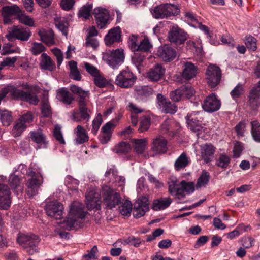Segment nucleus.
<instances>
[{
    "mask_svg": "<svg viewBox=\"0 0 260 260\" xmlns=\"http://www.w3.org/2000/svg\"><path fill=\"white\" fill-rule=\"evenodd\" d=\"M102 196L103 202L106 208L112 209L121 203L120 194L108 186L103 187Z\"/></svg>",
    "mask_w": 260,
    "mask_h": 260,
    "instance_id": "f257e3e1",
    "label": "nucleus"
},
{
    "mask_svg": "<svg viewBox=\"0 0 260 260\" xmlns=\"http://www.w3.org/2000/svg\"><path fill=\"white\" fill-rule=\"evenodd\" d=\"M179 12L180 10L177 6L166 3L155 7L152 14L156 19H162L171 15H177Z\"/></svg>",
    "mask_w": 260,
    "mask_h": 260,
    "instance_id": "f03ea898",
    "label": "nucleus"
},
{
    "mask_svg": "<svg viewBox=\"0 0 260 260\" xmlns=\"http://www.w3.org/2000/svg\"><path fill=\"white\" fill-rule=\"evenodd\" d=\"M23 88L27 89L26 91L16 88L12 85H8L4 87L5 93H10L12 96L16 100H21L32 103L31 88L27 84L24 85Z\"/></svg>",
    "mask_w": 260,
    "mask_h": 260,
    "instance_id": "7ed1b4c3",
    "label": "nucleus"
},
{
    "mask_svg": "<svg viewBox=\"0 0 260 260\" xmlns=\"http://www.w3.org/2000/svg\"><path fill=\"white\" fill-rule=\"evenodd\" d=\"M137 77L128 68L123 70L117 76L115 83L121 88L132 87L136 82Z\"/></svg>",
    "mask_w": 260,
    "mask_h": 260,
    "instance_id": "20e7f679",
    "label": "nucleus"
},
{
    "mask_svg": "<svg viewBox=\"0 0 260 260\" xmlns=\"http://www.w3.org/2000/svg\"><path fill=\"white\" fill-rule=\"evenodd\" d=\"M103 58L113 69H116L124 60L123 50L117 49L109 51L104 54Z\"/></svg>",
    "mask_w": 260,
    "mask_h": 260,
    "instance_id": "39448f33",
    "label": "nucleus"
},
{
    "mask_svg": "<svg viewBox=\"0 0 260 260\" xmlns=\"http://www.w3.org/2000/svg\"><path fill=\"white\" fill-rule=\"evenodd\" d=\"M91 110L88 108L87 101L78 100V110L72 113V119L76 122L82 120L88 121L90 119Z\"/></svg>",
    "mask_w": 260,
    "mask_h": 260,
    "instance_id": "423d86ee",
    "label": "nucleus"
},
{
    "mask_svg": "<svg viewBox=\"0 0 260 260\" xmlns=\"http://www.w3.org/2000/svg\"><path fill=\"white\" fill-rule=\"evenodd\" d=\"M188 37L186 32L177 26H173L169 31L168 36L169 41L175 45L184 44Z\"/></svg>",
    "mask_w": 260,
    "mask_h": 260,
    "instance_id": "0eeeda50",
    "label": "nucleus"
},
{
    "mask_svg": "<svg viewBox=\"0 0 260 260\" xmlns=\"http://www.w3.org/2000/svg\"><path fill=\"white\" fill-rule=\"evenodd\" d=\"M207 81L211 87H215L219 83L221 77L220 69L217 66L209 65L206 72Z\"/></svg>",
    "mask_w": 260,
    "mask_h": 260,
    "instance_id": "6e6552de",
    "label": "nucleus"
},
{
    "mask_svg": "<svg viewBox=\"0 0 260 260\" xmlns=\"http://www.w3.org/2000/svg\"><path fill=\"white\" fill-rule=\"evenodd\" d=\"M47 215L55 219H59L62 216L63 205L57 201H51L48 203L45 206Z\"/></svg>",
    "mask_w": 260,
    "mask_h": 260,
    "instance_id": "1a4fd4ad",
    "label": "nucleus"
},
{
    "mask_svg": "<svg viewBox=\"0 0 260 260\" xmlns=\"http://www.w3.org/2000/svg\"><path fill=\"white\" fill-rule=\"evenodd\" d=\"M31 35V32L18 26H14L12 29L6 35L9 41L13 42L16 39L27 41Z\"/></svg>",
    "mask_w": 260,
    "mask_h": 260,
    "instance_id": "9d476101",
    "label": "nucleus"
},
{
    "mask_svg": "<svg viewBox=\"0 0 260 260\" xmlns=\"http://www.w3.org/2000/svg\"><path fill=\"white\" fill-rule=\"evenodd\" d=\"M12 202L11 192L8 185L0 184V209L8 210Z\"/></svg>",
    "mask_w": 260,
    "mask_h": 260,
    "instance_id": "9b49d317",
    "label": "nucleus"
},
{
    "mask_svg": "<svg viewBox=\"0 0 260 260\" xmlns=\"http://www.w3.org/2000/svg\"><path fill=\"white\" fill-rule=\"evenodd\" d=\"M149 201L147 197H142L139 198L134 204L133 208V216L139 218L144 216L149 210Z\"/></svg>",
    "mask_w": 260,
    "mask_h": 260,
    "instance_id": "f8f14e48",
    "label": "nucleus"
},
{
    "mask_svg": "<svg viewBox=\"0 0 260 260\" xmlns=\"http://www.w3.org/2000/svg\"><path fill=\"white\" fill-rule=\"evenodd\" d=\"M98 27L102 29L108 23L110 15L108 11L103 8H95L93 13Z\"/></svg>",
    "mask_w": 260,
    "mask_h": 260,
    "instance_id": "ddd939ff",
    "label": "nucleus"
},
{
    "mask_svg": "<svg viewBox=\"0 0 260 260\" xmlns=\"http://www.w3.org/2000/svg\"><path fill=\"white\" fill-rule=\"evenodd\" d=\"M220 106V101L214 93L206 97L202 104L203 109L208 112H213L218 110Z\"/></svg>",
    "mask_w": 260,
    "mask_h": 260,
    "instance_id": "4468645a",
    "label": "nucleus"
},
{
    "mask_svg": "<svg viewBox=\"0 0 260 260\" xmlns=\"http://www.w3.org/2000/svg\"><path fill=\"white\" fill-rule=\"evenodd\" d=\"M157 101L159 109L162 112L165 113L174 114L177 111V106L175 104L172 103L162 94H157Z\"/></svg>",
    "mask_w": 260,
    "mask_h": 260,
    "instance_id": "2eb2a0df",
    "label": "nucleus"
},
{
    "mask_svg": "<svg viewBox=\"0 0 260 260\" xmlns=\"http://www.w3.org/2000/svg\"><path fill=\"white\" fill-rule=\"evenodd\" d=\"M86 203L88 210H98L101 209L100 195L93 191H90L86 193Z\"/></svg>",
    "mask_w": 260,
    "mask_h": 260,
    "instance_id": "dca6fc26",
    "label": "nucleus"
},
{
    "mask_svg": "<svg viewBox=\"0 0 260 260\" xmlns=\"http://www.w3.org/2000/svg\"><path fill=\"white\" fill-rule=\"evenodd\" d=\"M70 216L78 219L81 222L85 218L87 214L84 205L78 202H74L71 205L69 212Z\"/></svg>",
    "mask_w": 260,
    "mask_h": 260,
    "instance_id": "f3484780",
    "label": "nucleus"
},
{
    "mask_svg": "<svg viewBox=\"0 0 260 260\" xmlns=\"http://www.w3.org/2000/svg\"><path fill=\"white\" fill-rule=\"evenodd\" d=\"M21 12L20 8L16 5L13 6H6L3 7L2 15L3 17V21L5 24H7L12 22L11 17L13 16L19 15Z\"/></svg>",
    "mask_w": 260,
    "mask_h": 260,
    "instance_id": "a211bd4d",
    "label": "nucleus"
},
{
    "mask_svg": "<svg viewBox=\"0 0 260 260\" xmlns=\"http://www.w3.org/2000/svg\"><path fill=\"white\" fill-rule=\"evenodd\" d=\"M49 141L42 129H39L34 132V147L36 150L45 149L48 148Z\"/></svg>",
    "mask_w": 260,
    "mask_h": 260,
    "instance_id": "6ab92c4d",
    "label": "nucleus"
},
{
    "mask_svg": "<svg viewBox=\"0 0 260 260\" xmlns=\"http://www.w3.org/2000/svg\"><path fill=\"white\" fill-rule=\"evenodd\" d=\"M157 55L165 61H171L176 56V52L168 45L160 46L157 50Z\"/></svg>",
    "mask_w": 260,
    "mask_h": 260,
    "instance_id": "aec40b11",
    "label": "nucleus"
},
{
    "mask_svg": "<svg viewBox=\"0 0 260 260\" xmlns=\"http://www.w3.org/2000/svg\"><path fill=\"white\" fill-rule=\"evenodd\" d=\"M248 103L253 109L260 106V81L250 90L248 96Z\"/></svg>",
    "mask_w": 260,
    "mask_h": 260,
    "instance_id": "412c9836",
    "label": "nucleus"
},
{
    "mask_svg": "<svg viewBox=\"0 0 260 260\" xmlns=\"http://www.w3.org/2000/svg\"><path fill=\"white\" fill-rule=\"evenodd\" d=\"M199 114V112H193L188 114L185 117L187 124L192 131H198L201 128V119L202 118L198 116Z\"/></svg>",
    "mask_w": 260,
    "mask_h": 260,
    "instance_id": "4be33fe9",
    "label": "nucleus"
},
{
    "mask_svg": "<svg viewBox=\"0 0 260 260\" xmlns=\"http://www.w3.org/2000/svg\"><path fill=\"white\" fill-rule=\"evenodd\" d=\"M105 44L107 46H111L115 42H120L121 40V31L120 28L117 27L111 29L105 37Z\"/></svg>",
    "mask_w": 260,
    "mask_h": 260,
    "instance_id": "5701e85b",
    "label": "nucleus"
},
{
    "mask_svg": "<svg viewBox=\"0 0 260 260\" xmlns=\"http://www.w3.org/2000/svg\"><path fill=\"white\" fill-rule=\"evenodd\" d=\"M198 67L190 62L184 63L182 71V77L186 80H190L194 78L197 74Z\"/></svg>",
    "mask_w": 260,
    "mask_h": 260,
    "instance_id": "b1692460",
    "label": "nucleus"
},
{
    "mask_svg": "<svg viewBox=\"0 0 260 260\" xmlns=\"http://www.w3.org/2000/svg\"><path fill=\"white\" fill-rule=\"evenodd\" d=\"M152 150L158 153H165L167 151V141L163 137L154 139L152 142Z\"/></svg>",
    "mask_w": 260,
    "mask_h": 260,
    "instance_id": "393cba45",
    "label": "nucleus"
},
{
    "mask_svg": "<svg viewBox=\"0 0 260 260\" xmlns=\"http://www.w3.org/2000/svg\"><path fill=\"white\" fill-rule=\"evenodd\" d=\"M57 99L65 105H70L74 101V97L65 88H61L57 90Z\"/></svg>",
    "mask_w": 260,
    "mask_h": 260,
    "instance_id": "a878e982",
    "label": "nucleus"
},
{
    "mask_svg": "<svg viewBox=\"0 0 260 260\" xmlns=\"http://www.w3.org/2000/svg\"><path fill=\"white\" fill-rule=\"evenodd\" d=\"M38 35L41 41L48 45L50 46L55 44L54 34L52 30H46L42 28L39 29Z\"/></svg>",
    "mask_w": 260,
    "mask_h": 260,
    "instance_id": "bb28decb",
    "label": "nucleus"
},
{
    "mask_svg": "<svg viewBox=\"0 0 260 260\" xmlns=\"http://www.w3.org/2000/svg\"><path fill=\"white\" fill-rule=\"evenodd\" d=\"M18 243L21 245L26 251L29 254H31L32 239L31 236L21 234L18 236L17 239Z\"/></svg>",
    "mask_w": 260,
    "mask_h": 260,
    "instance_id": "cd10ccee",
    "label": "nucleus"
},
{
    "mask_svg": "<svg viewBox=\"0 0 260 260\" xmlns=\"http://www.w3.org/2000/svg\"><path fill=\"white\" fill-rule=\"evenodd\" d=\"M201 156L205 162L208 163L211 160V157L215 151V148L211 144H204L201 146Z\"/></svg>",
    "mask_w": 260,
    "mask_h": 260,
    "instance_id": "c85d7f7f",
    "label": "nucleus"
},
{
    "mask_svg": "<svg viewBox=\"0 0 260 260\" xmlns=\"http://www.w3.org/2000/svg\"><path fill=\"white\" fill-rule=\"evenodd\" d=\"M40 65L45 70L52 71L55 69V62L45 53H43L41 56Z\"/></svg>",
    "mask_w": 260,
    "mask_h": 260,
    "instance_id": "c756f323",
    "label": "nucleus"
},
{
    "mask_svg": "<svg viewBox=\"0 0 260 260\" xmlns=\"http://www.w3.org/2000/svg\"><path fill=\"white\" fill-rule=\"evenodd\" d=\"M172 202L170 198H160L154 200L152 208L155 211L164 210L170 205Z\"/></svg>",
    "mask_w": 260,
    "mask_h": 260,
    "instance_id": "7c9ffc66",
    "label": "nucleus"
},
{
    "mask_svg": "<svg viewBox=\"0 0 260 260\" xmlns=\"http://www.w3.org/2000/svg\"><path fill=\"white\" fill-rule=\"evenodd\" d=\"M165 73V69L159 64H156L148 73V78L152 81H157Z\"/></svg>",
    "mask_w": 260,
    "mask_h": 260,
    "instance_id": "2f4dec72",
    "label": "nucleus"
},
{
    "mask_svg": "<svg viewBox=\"0 0 260 260\" xmlns=\"http://www.w3.org/2000/svg\"><path fill=\"white\" fill-rule=\"evenodd\" d=\"M83 224V222H81L78 219H76L72 216H70V214L66 219L62 223V228L67 230H71L73 228L81 227Z\"/></svg>",
    "mask_w": 260,
    "mask_h": 260,
    "instance_id": "473e14b6",
    "label": "nucleus"
},
{
    "mask_svg": "<svg viewBox=\"0 0 260 260\" xmlns=\"http://www.w3.org/2000/svg\"><path fill=\"white\" fill-rule=\"evenodd\" d=\"M74 133L76 134L75 141L77 144H81L88 141L89 137L81 125H78Z\"/></svg>",
    "mask_w": 260,
    "mask_h": 260,
    "instance_id": "72a5a7b5",
    "label": "nucleus"
},
{
    "mask_svg": "<svg viewBox=\"0 0 260 260\" xmlns=\"http://www.w3.org/2000/svg\"><path fill=\"white\" fill-rule=\"evenodd\" d=\"M41 114L44 117H49L51 114V108L49 104L48 95L46 94H43L41 102Z\"/></svg>",
    "mask_w": 260,
    "mask_h": 260,
    "instance_id": "f704fd0d",
    "label": "nucleus"
},
{
    "mask_svg": "<svg viewBox=\"0 0 260 260\" xmlns=\"http://www.w3.org/2000/svg\"><path fill=\"white\" fill-rule=\"evenodd\" d=\"M8 182L14 192L21 191L22 190L23 187L21 179L17 175L11 174L9 177Z\"/></svg>",
    "mask_w": 260,
    "mask_h": 260,
    "instance_id": "c9c22d12",
    "label": "nucleus"
},
{
    "mask_svg": "<svg viewBox=\"0 0 260 260\" xmlns=\"http://www.w3.org/2000/svg\"><path fill=\"white\" fill-rule=\"evenodd\" d=\"M54 23L56 27L62 34L67 36L69 23L67 19L64 17L54 18Z\"/></svg>",
    "mask_w": 260,
    "mask_h": 260,
    "instance_id": "e433bc0d",
    "label": "nucleus"
},
{
    "mask_svg": "<svg viewBox=\"0 0 260 260\" xmlns=\"http://www.w3.org/2000/svg\"><path fill=\"white\" fill-rule=\"evenodd\" d=\"M189 160L185 153H182L176 160L174 163L175 169L179 171L185 168L189 164Z\"/></svg>",
    "mask_w": 260,
    "mask_h": 260,
    "instance_id": "4c0bfd02",
    "label": "nucleus"
},
{
    "mask_svg": "<svg viewBox=\"0 0 260 260\" xmlns=\"http://www.w3.org/2000/svg\"><path fill=\"white\" fill-rule=\"evenodd\" d=\"M70 90L72 93L77 94L79 96V100L86 101V98H88L90 94L88 91H85L83 90L80 87L73 84L70 85Z\"/></svg>",
    "mask_w": 260,
    "mask_h": 260,
    "instance_id": "58836bf2",
    "label": "nucleus"
},
{
    "mask_svg": "<svg viewBox=\"0 0 260 260\" xmlns=\"http://www.w3.org/2000/svg\"><path fill=\"white\" fill-rule=\"evenodd\" d=\"M70 90L72 93L77 94L79 96V100L86 101V98H88L90 94L88 91H85L83 90L80 87L73 84L70 85Z\"/></svg>",
    "mask_w": 260,
    "mask_h": 260,
    "instance_id": "ea45409f",
    "label": "nucleus"
},
{
    "mask_svg": "<svg viewBox=\"0 0 260 260\" xmlns=\"http://www.w3.org/2000/svg\"><path fill=\"white\" fill-rule=\"evenodd\" d=\"M70 70V77L75 80L80 81L81 75L77 68V63L76 61L72 60L68 63Z\"/></svg>",
    "mask_w": 260,
    "mask_h": 260,
    "instance_id": "a19ab883",
    "label": "nucleus"
},
{
    "mask_svg": "<svg viewBox=\"0 0 260 260\" xmlns=\"http://www.w3.org/2000/svg\"><path fill=\"white\" fill-rule=\"evenodd\" d=\"M131 149L130 144L126 142H121L115 146L113 151L118 154H126Z\"/></svg>",
    "mask_w": 260,
    "mask_h": 260,
    "instance_id": "79ce46f5",
    "label": "nucleus"
},
{
    "mask_svg": "<svg viewBox=\"0 0 260 260\" xmlns=\"http://www.w3.org/2000/svg\"><path fill=\"white\" fill-rule=\"evenodd\" d=\"M181 196H185L184 193L190 194L194 191V185L192 182H186L183 180L180 182Z\"/></svg>",
    "mask_w": 260,
    "mask_h": 260,
    "instance_id": "37998d69",
    "label": "nucleus"
},
{
    "mask_svg": "<svg viewBox=\"0 0 260 260\" xmlns=\"http://www.w3.org/2000/svg\"><path fill=\"white\" fill-rule=\"evenodd\" d=\"M152 93V88L147 86H142L137 90V98L142 100L150 96Z\"/></svg>",
    "mask_w": 260,
    "mask_h": 260,
    "instance_id": "c03bdc74",
    "label": "nucleus"
},
{
    "mask_svg": "<svg viewBox=\"0 0 260 260\" xmlns=\"http://www.w3.org/2000/svg\"><path fill=\"white\" fill-rule=\"evenodd\" d=\"M0 120L4 126L10 125L13 121L11 113L7 110H0Z\"/></svg>",
    "mask_w": 260,
    "mask_h": 260,
    "instance_id": "a18cd8bd",
    "label": "nucleus"
},
{
    "mask_svg": "<svg viewBox=\"0 0 260 260\" xmlns=\"http://www.w3.org/2000/svg\"><path fill=\"white\" fill-rule=\"evenodd\" d=\"M251 134L255 141L260 142V123L257 121L251 122Z\"/></svg>",
    "mask_w": 260,
    "mask_h": 260,
    "instance_id": "49530a36",
    "label": "nucleus"
},
{
    "mask_svg": "<svg viewBox=\"0 0 260 260\" xmlns=\"http://www.w3.org/2000/svg\"><path fill=\"white\" fill-rule=\"evenodd\" d=\"M92 9V5L87 4L81 8L79 12L78 16L79 17H83L85 19H87L90 16L91 11Z\"/></svg>",
    "mask_w": 260,
    "mask_h": 260,
    "instance_id": "de8ad7c7",
    "label": "nucleus"
},
{
    "mask_svg": "<svg viewBox=\"0 0 260 260\" xmlns=\"http://www.w3.org/2000/svg\"><path fill=\"white\" fill-rule=\"evenodd\" d=\"M26 125L19 120L15 122L12 129V134L14 137L19 136L23 131L26 128Z\"/></svg>",
    "mask_w": 260,
    "mask_h": 260,
    "instance_id": "09e8293b",
    "label": "nucleus"
},
{
    "mask_svg": "<svg viewBox=\"0 0 260 260\" xmlns=\"http://www.w3.org/2000/svg\"><path fill=\"white\" fill-rule=\"evenodd\" d=\"M134 148L137 153H142L145 149L146 144L145 139H134Z\"/></svg>",
    "mask_w": 260,
    "mask_h": 260,
    "instance_id": "8fccbe9b",
    "label": "nucleus"
},
{
    "mask_svg": "<svg viewBox=\"0 0 260 260\" xmlns=\"http://www.w3.org/2000/svg\"><path fill=\"white\" fill-rule=\"evenodd\" d=\"M151 124V118L149 116H143L140 120L139 131L140 133L147 131Z\"/></svg>",
    "mask_w": 260,
    "mask_h": 260,
    "instance_id": "3c124183",
    "label": "nucleus"
},
{
    "mask_svg": "<svg viewBox=\"0 0 260 260\" xmlns=\"http://www.w3.org/2000/svg\"><path fill=\"white\" fill-rule=\"evenodd\" d=\"M43 181L42 176L39 174L35 175L34 172V196L38 194L40 186Z\"/></svg>",
    "mask_w": 260,
    "mask_h": 260,
    "instance_id": "603ef678",
    "label": "nucleus"
},
{
    "mask_svg": "<svg viewBox=\"0 0 260 260\" xmlns=\"http://www.w3.org/2000/svg\"><path fill=\"white\" fill-rule=\"evenodd\" d=\"M120 213L124 216H129L132 210V204L130 201H125L119 207Z\"/></svg>",
    "mask_w": 260,
    "mask_h": 260,
    "instance_id": "864d4df0",
    "label": "nucleus"
},
{
    "mask_svg": "<svg viewBox=\"0 0 260 260\" xmlns=\"http://www.w3.org/2000/svg\"><path fill=\"white\" fill-rule=\"evenodd\" d=\"M245 44L250 50L254 51L257 49V40L254 37L249 36L245 37Z\"/></svg>",
    "mask_w": 260,
    "mask_h": 260,
    "instance_id": "5fc2aeb1",
    "label": "nucleus"
},
{
    "mask_svg": "<svg viewBox=\"0 0 260 260\" xmlns=\"http://www.w3.org/2000/svg\"><path fill=\"white\" fill-rule=\"evenodd\" d=\"M244 92V85L242 84L238 83L235 88L231 91L230 94L234 100L239 98Z\"/></svg>",
    "mask_w": 260,
    "mask_h": 260,
    "instance_id": "6e6d98bb",
    "label": "nucleus"
},
{
    "mask_svg": "<svg viewBox=\"0 0 260 260\" xmlns=\"http://www.w3.org/2000/svg\"><path fill=\"white\" fill-rule=\"evenodd\" d=\"M180 88L184 99H189L195 93L194 90L190 85H183L181 86Z\"/></svg>",
    "mask_w": 260,
    "mask_h": 260,
    "instance_id": "4d7b16f0",
    "label": "nucleus"
},
{
    "mask_svg": "<svg viewBox=\"0 0 260 260\" xmlns=\"http://www.w3.org/2000/svg\"><path fill=\"white\" fill-rule=\"evenodd\" d=\"M152 47V45L147 38H145L138 46V51L148 52Z\"/></svg>",
    "mask_w": 260,
    "mask_h": 260,
    "instance_id": "13d9d810",
    "label": "nucleus"
},
{
    "mask_svg": "<svg viewBox=\"0 0 260 260\" xmlns=\"http://www.w3.org/2000/svg\"><path fill=\"white\" fill-rule=\"evenodd\" d=\"M210 178V175L208 172L203 171L201 176L198 179L197 186L201 187L207 184Z\"/></svg>",
    "mask_w": 260,
    "mask_h": 260,
    "instance_id": "bf43d9fd",
    "label": "nucleus"
},
{
    "mask_svg": "<svg viewBox=\"0 0 260 260\" xmlns=\"http://www.w3.org/2000/svg\"><path fill=\"white\" fill-rule=\"evenodd\" d=\"M141 241L139 238L135 237L133 236H131L123 240L122 243L123 245H131L135 246V247H139L141 244Z\"/></svg>",
    "mask_w": 260,
    "mask_h": 260,
    "instance_id": "052dcab7",
    "label": "nucleus"
},
{
    "mask_svg": "<svg viewBox=\"0 0 260 260\" xmlns=\"http://www.w3.org/2000/svg\"><path fill=\"white\" fill-rule=\"evenodd\" d=\"M169 192L170 194L175 193L177 195H181L180 183L172 181L169 183Z\"/></svg>",
    "mask_w": 260,
    "mask_h": 260,
    "instance_id": "680f3d73",
    "label": "nucleus"
},
{
    "mask_svg": "<svg viewBox=\"0 0 260 260\" xmlns=\"http://www.w3.org/2000/svg\"><path fill=\"white\" fill-rule=\"evenodd\" d=\"M61 127L59 125H56L53 130V135L56 140L60 144H65V141L61 132Z\"/></svg>",
    "mask_w": 260,
    "mask_h": 260,
    "instance_id": "e2e57ef3",
    "label": "nucleus"
},
{
    "mask_svg": "<svg viewBox=\"0 0 260 260\" xmlns=\"http://www.w3.org/2000/svg\"><path fill=\"white\" fill-rule=\"evenodd\" d=\"M94 82L95 84L100 88L106 86L108 83L107 79L100 73L94 77Z\"/></svg>",
    "mask_w": 260,
    "mask_h": 260,
    "instance_id": "0e129e2a",
    "label": "nucleus"
},
{
    "mask_svg": "<svg viewBox=\"0 0 260 260\" xmlns=\"http://www.w3.org/2000/svg\"><path fill=\"white\" fill-rule=\"evenodd\" d=\"M230 157L226 155L221 154L220 155L216 165L221 168H226L230 162Z\"/></svg>",
    "mask_w": 260,
    "mask_h": 260,
    "instance_id": "69168bd1",
    "label": "nucleus"
},
{
    "mask_svg": "<svg viewBox=\"0 0 260 260\" xmlns=\"http://www.w3.org/2000/svg\"><path fill=\"white\" fill-rule=\"evenodd\" d=\"M138 36L135 35H132L129 37L128 39V46L130 49L133 51H138L137 44Z\"/></svg>",
    "mask_w": 260,
    "mask_h": 260,
    "instance_id": "338daca9",
    "label": "nucleus"
},
{
    "mask_svg": "<svg viewBox=\"0 0 260 260\" xmlns=\"http://www.w3.org/2000/svg\"><path fill=\"white\" fill-rule=\"evenodd\" d=\"M174 124V121L172 119L166 120L160 126V131L163 134H168L169 131L172 129V125Z\"/></svg>",
    "mask_w": 260,
    "mask_h": 260,
    "instance_id": "774afa93",
    "label": "nucleus"
}]
</instances>
